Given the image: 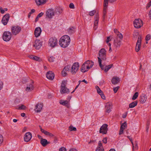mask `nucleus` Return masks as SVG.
I'll use <instances>...</instances> for the list:
<instances>
[{
  "instance_id": "11",
  "label": "nucleus",
  "mask_w": 151,
  "mask_h": 151,
  "mask_svg": "<svg viewBox=\"0 0 151 151\" xmlns=\"http://www.w3.org/2000/svg\"><path fill=\"white\" fill-rule=\"evenodd\" d=\"M43 104L41 103H38L35 106V110L37 113L41 112L42 109Z\"/></svg>"
},
{
  "instance_id": "27",
  "label": "nucleus",
  "mask_w": 151,
  "mask_h": 151,
  "mask_svg": "<svg viewBox=\"0 0 151 151\" xmlns=\"http://www.w3.org/2000/svg\"><path fill=\"white\" fill-rule=\"evenodd\" d=\"M120 81L119 78L117 77H114L111 80V82L112 84H116L117 83Z\"/></svg>"
},
{
  "instance_id": "4",
  "label": "nucleus",
  "mask_w": 151,
  "mask_h": 151,
  "mask_svg": "<svg viewBox=\"0 0 151 151\" xmlns=\"http://www.w3.org/2000/svg\"><path fill=\"white\" fill-rule=\"evenodd\" d=\"M79 68V64L78 62H75L72 65L71 69V73L73 75L75 74L77 72Z\"/></svg>"
},
{
  "instance_id": "12",
  "label": "nucleus",
  "mask_w": 151,
  "mask_h": 151,
  "mask_svg": "<svg viewBox=\"0 0 151 151\" xmlns=\"http://www.w3.org/2000/svg\"><path fill=\"white\" fill-rule=\"evenodd\" d=\"M9 14H6L3 16L1 21L4 25H6L7 24L9 19Z\"/></svg>"
},
{
  "instance_id": "53",
  "label": "nucleus",
  "mask_w": 151,
  "mask_h": 151,
  "mask_svg": "<svg viewBox=\"0 0 151 151\" xmlns=\"http://www.w3.org/2000/svg\"><path fill=\"white\" fill-rule=\"evenodd\" d=\"M102 142L106 144L107 142V138L106 137L104 138L102 140Z\"/></svg>"
},
{
  "instance_id": "16",
  "label": "nucleus",
  "mask_w": 151,
  "mask_h": 151,
  "mask_svg": "<svg viewBox=\"0 0 151 151\" xmlns=\"http://www.w3.org/2000/svg\"><path fill=\"white\" fill-rule=\"evenodd\" d=\"M141 37L140 36L138 37L137 42L136 43V45L135 47V50L137 52H138L141 46Z\"/></svg>"
},
{
  "instance_id": "57",
  "label": "nucleus",
  "mask_w": 151,
  "mask_h": 151,
  "mask_svg": "<svg viewBox=\"0 0 151 151\" xmlns=\"http://www.w3.org/2000/svg\"><path fill=\"white\" fill-rule=\"evenodd\" d=\"M43 13L42 12H41L40 13L37 15V16L38 17H39V18H40L41 17L43 14Z\"/></svg>"
},
{
  "instance_id": "23",
  "label": "nucleus",
  "mask_w": 151,
  "mask_h": 151,
  "mask_svg": "<svg viewBox=\"0 0 151 151\" xmlns=\"http://www.w3.org/2000/svg\"><path fill=\"white\" fill-rule=\"evenodd\" d=\"M140 102L142 104H143L146 101L147 97L146 95L145 94H142L140 96Z\"/></svg>"
},
{
  "instance_id": "54",
  "label": "nucleus",
  "mask_w": 151,
  "mask_h": 151,
  "mask_svg": "<svg viewBox=\"0 0 151 151\" xmlns=\"http://www.w3.org/2000/svg\"><path fill=\"white\" fill-rule=\"evenodd\" d=\"M3 83L2 81H0V91L1 90L3 87Z\"/></svg>"
},
{
  "instance_id": "38",
  "label": "nucleus",
  "mask_w": 151,
  "mask_h": 151,
  "mask_svg": "<svg viewBox=\"0 0 151 151\" xmlns=\"http://www.w3.org/2000/svg\"><path fill=\"white\" fill-rule=\"evenodd\" d=\"M127 127V123L126 122H124L122 124L120 128L123 129H124Z\"/></svg>"
},
{
  "instance_id": "34",
  "label": "nucleus",
  "mask_w": 151,
  "mask_h": 151,
  "mask_svg": "<svg viewBox=\"0 0 151 151\" xmlns=\"http://www.w3.org/2000/svg\"><path fill=\"white\" fill-rule=\"evenodd\" d=\"M60 104L66 106L68 104V101L66 100L63 101V100H61L60 101Z\"/></svg>"
},
{
  "instance_id": "15",
  "label": "nucleus",
  "mask_w": 151,
  "mask_h": 151,
  "mask_svg": "<svg viewBox=\"0 0 151 151\" xmlns=\"http://www.w3.org/2000/svg\"><path fill=\"white\" fill-rule=\"evenodd\" d=\"M32 134L29 132L26 133L24 136V139L25 142H28L30 141L32 138Z\"/></svg>"
},
{
  "instance_id": "64",
  "label": "nucleus",
  "mask_w": 151,
  "mask_h": 151,
  "mask_svg": "<svg viewBox=\"0 0 151 151\" xmlns=\"http://www.w3.org/2000/svg\"><path fill=\"white\" fill-rule=\"evenodd\" d=\"M69 151H77L76 149L75 148L70 149Z\"/></svg>"
},
{
  "instance_id": "5",
  "label": "nucleus",
  "mask_w": 151,
  "mask_h": 151,
  "mask_svg": "<svg viewBox=\"0 0 151 151\" xmlns=\"http://www.w3.org/2000/svg\"><path fill=\"white\" fill-rule=\"evenodd\" d=\"M12 34L9 31H5L4 32L3 35V39L5 41H9L11 39Z\"/></svg>"
},
{
  "instance_id": "22",
  "label": "nucleus",
  "mask_w": 151,
  "mask_h": 151,
  "mask_svg": "<svg viewBox=\"0 0 151 151\" xmlns=\"http://www.w3.org/2000/svg\"><path fill=\"white\" fill-rule=\"evenodd\" d=\"M86 65V67L87 68V70H89L91 68L93 65V63L92 61L89 60H87L85 62Z\"/></svg>"
},
{
  "instance_id": "56",
  "label": "nucleus",
  "mask_w": 151,
  "mask_h": 151,
  "mask_svg": "<svg viewBox=\"0 0 151 151\" xmlns=\"http://www.w3.org/2000/svg\"><path fill=\"white\" fill-rule=\"evenodd\" d=\"M100 95H101V98L103 99H105L106 97H105V96L104 94L103 93H101V94H100Z\"/></svg>"
},
{
  "instance_id": "39",
  "label": "nucleus",
  "mask_w": 151,
  "mask_h": 151,
  "mask_svg": "<svg viewBox=\"0 0 151 151\" xmlns=\"http://www.w3.org/2000/svg\"><path fill=\"white\" fill-rule=\"evenodd\" d=\"M70 66L69 65H67L65 66L63 68L64 70L65 71H68L70 70Z\"/></svg>"
},
{
  "instance_id": "43",
  "label": "nucleus",
  "mask_w": 151,
  "mask_h": 151,
  "mask_svg": "<svg viewBox=\"0 0 151 151\" xmlns=\"http://www.w3.org/2000/svg\"><path fill=\"white\" fill-rule=\"evenodd\" d=\"M151 37V35L149 34H148L146 37L145 40L146 41H147L149 40Z\"/></svg>"
},
{
  "instance_id": "29",
  "label": "nucleus",
  "mask_w": 151,
  "mask_h": 151,
  "mask_svg": "<svg viewBox=\"0 0 151 151\" xmlns=\"http://www.w3.org/2000/svg\"><path fill=\"white\" fill-rule=\"evenodd\" d=\"M40 143L42 146L45 147L47 145L49 144V142L45 139H43L42 138L40 140Z\"/></svg>"
},
{
  "instance_id": "50",
  "label": "nucleus",
  "mask_w": 151,
  "mask_h": 151,
  "mask_svg": "<svg viewBox=\"0 0 151 151\" xmlns=\"http://www.w3.org/2000/svg\"><path fill=\"white\" fill-rule=\"evenodd\" d=\"M124 130V129H123L122 128H120L119 133V135H120L122 134L123 133Z\"/></svg>"
},
{
  "instance_id": "45",
  "label": "nucleus",
  "mask_w": 151,
  "mask_h": 151,
  "mask_svg": "<svg viewBox=\"0 0 151 151\" xmlns=\"http://www.w3.org/2000/svg\"><path fill=\"white\" fill-rule=\"evenodd\" d=\"M150 124V122L149 121H148L147 122V124L146 126V131L147 132H148V130L149 128V125Z\"/></svg>"
},
{
  "instance_id": "55",
  "label": "nucleus",
  "mask_w": 151,
  "mask_h": 151,
  "mask_svg": "<svg viewBox=\"0 0 151 151\" xmlns=\"http://www.w3.org/2000/svg\"><path fill=\"white\" fill-rule=\"evenodd\" d=\"M134 150H134L135 149H137V148H138V146H137V143L136 142H135L134 144Z\"/></svg>"
},
{
  "instance_id": "63",
  "label": "nucleus",
  "mask_w": 151,
  "mask_h": 151,
  "mask_svg": "<svg viewBox=\"0 0 151 151\" xmlns=\"http://www.w3.org/2000/svg\"><path fill=\"white\" fill-rule=\"evenodd\" d=\"M81 82V81H79V82H78L79 83L77 86H76L75 88V89L76 90L78 88V87L79 86V85L80 84Z\"/></svg>"
},
{
  "instance_id": "42",
  "label": "nucleus",
  "mask_w": 151,
  "mask_h": 151,
  "mask_svg": "<svg viewBox=\"0 0 151 151\" xmlns=\"http://www.w3.org/2000/svg\"><path fill=\"white\" fill-rule=\"evenodd\" d=\"M26 108V106L23 105H22L21 106H19L18 108V109H19V110H21V109H25Z\"/></svg>"
},
{
  "instance_id": "44",
  "label": "nucleus",
  "mask_w": 151,
  "mask_h": 151,
  "mask_svg": "<svg viewBox=\"0 0 151 151\" xmlns=\"http://www.w3.org/2000/svg\"><path fill=\"white\" fill-rule=\"evenodd\" d=\"M69 129L70 131H76V127H74L73 126H70L69 127Z\"/></svg>"
},
{
  "instance_id": "33",
  "label": "nucleus",
  "mask_w": 151,
  "mask_h": 151,
  "mask_svg": "<svg viewBox=\"0 0 151 151\" xmlns=\"http://www.w3.org/2000/svg\"><path fill=\"white\" fill-rule=\"evenodd\" d=\"M113 66V64H111L105 66L104 69V71L106 72H107Z\"/></svg>"
},
{
  "instance_id": "40",
  "label": "nucleus",
  "mask_w": 151,
  "mask_h": 151,
  "mask_svg": "<svg viewBox=\"0 0 151 151\" xmlns=\"http://www.w3.org/2000/svg\"><path fill=\"white\" fill-rule=\"evenodd\" d=\"M96 11L95 10H93V11H91L89 13V15L90 16H93L94 14L96 13Z\"/></svg>"
},
{
  "instance_id": "59",
  "label": "nucleus",
  "mask_w": 151,
  "mask_h": 151,
  "mask_svg": "<svg viewBox=\"0 0 151 151\" xmlns=\"http://www.w3.org/2000/svg\"><path fill=\"white\" fill-rule=\"evenodd\" d=\"M0 12L1 14H4V10L1 7L0 8Z\"/></svg>"
},
{
  "instance_id": "7",
  "label": "nucleus",
  "mask_w": 151,
  "mask_h": 151,
  "mask_svg": "<svg viewBox=\"0 0 151 151\" xmlns=\"http://www.w3.org/2000/svg\"><path fill=\"white\" fill-rule=\"evenodd\" d=\"M133 24L135 28H139L143 25L142 21L139 19H136L134 20Z\"/></svg>"
},
{
  "instance_id": "51",
  "label": "nucleus",
  "mask_w": 151,
  "mask_h": 151,
  "mask_svg": "<svg viewBox=\"0 0 151 151\" xmlns=\"http://www.w3.org/2000/svg\"><path fill=\"white\" fill-rule=\"evenodd\" d=\"M66 71L64 70L63 69L62 71V75L63 76H66L67 73L66 72Z\"/></svg>"
},
{
  "instance_id": "31",
  "label": "nucleus",
  "mask_w": 151,
  "mask_h": 151,
  "mask_svg": "<svg viewBox=\"0 0 151 151\" xmlns=\"http://www.w3.org/2000/svg\"><path fill=\"white\" fill-rule=\"evenodd\" d=\"M76 28L75 27H71L68 29V32L69 34H72L74 33L76 31Z\"/></svg>"
},
{
  "instance_id": "9",
  "label": "nucleus",
  "mask_w": 151,
  "mask_h": 151,
  "mask_svg": "<svg viewBox=\"0 0 151 151\" xmlns=\"http://www.w3.org/2000/svg\"><path fill=\"white\" fill-rule=\"evenodd\" d=\"M108 125L104 124L100 127L99 130V133L103 134H106L108 130Z\"/></svg>"
},
{
  "instance_id": "32",
  "label": "nucleus",
  "mask_w": 151,
  "mask_h": 151,
  "mask_svg": "<svg viewBox=\"0 0 151 151\" xmlns=\"http://www.w3.org/2000/svg\"><path fill=\"white\" fill-rule=\"evenodd\" d=\"M29 57L30 59H32L33 60H35L36 61H40V60L39 57L33 55H29Z\"/></svg>"
},
{
  "instance_id": "14",
  "label": "nucleus",
  "mask_w": 151,
  "mask_h": 151,
  "mask_svg": "<svg viewBox=\"0 0 151 151\" xmlns=\"http://www.w3.org/2000/svg\"><path fill=\"white\" fill-rule=\"evenodd\" d=\"M113 104L112 103L110 102H108L106 104L105 109L106 112L108 113H110L111 111Z\"/></svg>"
},
{
  "instance_id": "3",
  "label": "nucleus",
  "mask_w": 151,
  "mask_h": 151,
  "mask_svg": "<svg viewBox=\"0 0 151 151\" xmlns=\"http://www.w3.org/2000/svg\"><path fill=\"white\" fill-rule=\"evenodd\" d=\"M67 82V81H63L62 82L60 90V93L62 94L65 93H68L70 92L69 89H68L65 87Z\"/></svg>"
},
{
  "instance_id": "6",
  "label": "nucleus",
  "mask_w": 151,
  "mask_h": 151,
  "mask_svg": "<svg viewBox=\"0 0 151 151\" xmlns=\"http://www.w3.org/2000/svg\"><path fill=\"white\" fill-rule=\"evenodd\" d=\"M58 41L55 37H51L49 41L48 45L50 47H54L57 45Z\"/></svg>"
},
{
  "instance_id": "52",
  "label": "nucleus",
  "mask_w": 151,
  "mask_h": 151,
  "mask_svg": "<svg viewBox=\"0 0 151 151\" xmlns=\"http://www.w3.org/2000/svg\"><path fill=\"white\" fill-rule=\"evenodd\" d=\"M59 151H67L66 148L64 147H61L59 150Z\"/></svg>"
},
{
  "instance_id": "37",
  "label": "nucleus",
  "mask_w": 151,
  "mask_h": 151,
  "mask_svg": "<svg viewBox=\"0 0 151 151\" xmlns=\"http://www.w3.org/2000/svg\"><path fill=\"white\" fill-rule=\"evenodd\" d=\"M138 92H136L134 94L132 98V100H135L138 97Z\"/></svg>"
},
{
  "instance_id": "13",
  "label": "nucleus",
  "mask_w": 151,
  "mask_h": 151,
  "mask_svg": "<svg viewBox=\"0 0 151 151\" xmlns=\"http://www.w3.org/2000/svg\"><path fill=\"white\" fill-rule=\"evenodd\" d=\"M122 44V40L118 39L117 38L114 40V47L116 48H119Z\"/></svg>"
},
{
  "instance_id": "28",
  "label": "nucleus",
  "mask_w": 151,
  "mask_h": 151,
  "mask_svg": "<svg viewBox=\"0 0 151 151\" xmlns=\"http://www.w3.org/2000/svg\"><path fill=\"white\" fill-rule=\"evenodd\" d=\"M87 69V68L86 67V64L85 63V62L82 65L81 68V71L83 73H85V72H87V71L88 70L86 69Z\"/></svg>"
},
{
  "instance_id": "58",
  "label": "nucleus",
  "mask_w": 151,
  "mask_h": 151,
  "mask_svg": "<svg viewBox=\"0 0 151 151\" xmlns=\"http://www.w3.org/2000/svg\"><path fill=\"white\" fill-rule=\"evenodd\" d=\"M129 139L131 141L132 144V145H133V150L134 149V146L133 142L132 141V138H130Z\"/></svg>"
},
{
  "instance_id": "17",
  "label": "nucleus",
  "mask_w": 151,
  "mask_h": 151,
  "mask_svg": "<svg viewBox=\"0 0 151 151\" xmlns=\"http://www.w3.org/2000/svg\"><path fill=\"white\" fill-rule=\"evenodd\" d=\"M98 22L99 15L97 13L95 15L94 17V23L93 29L95 30H96L98 27Z\"/></svg>"
},
{
  "instance_id": "36",
  "label": "nucleus",
  "mask_w": 151,
  "mask_h": 151,
  "mask_svg": "<svg viewBox=\"0 0 151 151\" xmlns=\"http://www.w3.org/2000/svg\"><path fill=\"white\" fill-rule=\"evenodd\" d=\"M95 88L97 90V92L100 95L103 93V91L100 89L99 86H96Z\"/></svg>"
},
{
  "instance_id": "60",
  "label": "nucleus",
  "mask_w": 151,
  "mask_h": 151,
  "mask_svg": "<svg viewBox=\"0 0 151 151\" xmlns=\"http://www.w3.org/2000/svg\"><path fill=\"white\" fill-rule=\"evenodd\" d=\"M151 0L150 1V2L148 3V4H147V8H149V7H150V6H151Z\"/></svg>"
},
{
  "instance_id": "46",
  "label": "nucleus",
  "mask_w": 151,
  "mask_h": 151,
  "mask_svg": "<svg viewBox=\"0 0 151 151\" xmlns=\"http://www.w3.org/2000/svg\"><path fill=\"white\" fill-rule=\"evenodd\" d=\"M104 150L103 147L99 148L97 147L96 149V151H104Z\"/></svg>"
},
{
  "instance_id": "21",
  "label": "nucleus",
  "mask_w": 151,
  "mask_h": 151,
  "mask_svg": "<svg viewBox=\"0 0 151 151\" xmlns=\"http://www.w3.org/2000/svg\"><path fill=\"white\" fill-rule=\"evenodd\" d=\"M46 77L49 80H52L54 78L55 75L52 72L49 71L46 74Z\"/></svg>"
},
{
  "instance_id": "35",
  "label": "nucleus",
  "mask_w": 151,
  "mask_h": 151,
  "mask_svg": "<svg viewBox=\"0 0 151 151\" xmlns=\"http://www.w3.org/2000/svg\"><path fill=\"white\" fill-rule=\"evenodd\" d=\"M48 60L50 62H53L55 61V58L53 56L48 57Z\"/></svg>"
},
{
  "instance_id": "41",
  "label": "nucleus",
  "mask_w": 151,
  "mask_h": 151,
  "mask_svg": "<svg viewBox=\"0 0 151 151\" xmlns=\"http://www.w3.org/2000/svg\"><path fill=\"white\" fill-rule=\"evenodd\" d=\"M116 35L118 37H119L120 39L121 40L123 38V36L122 34L120 32L117 33Z\"/></svg>"
},
{
  "instance_id": "20",
  "label": "nucleus",
  "mask_w": 151,
  "mask_h": 151,
  "mask_svg": "<svg viewBox=\"0 0 151 151\" xmlns=\"http://www.w3.org/2000/svg\"><path fill=\"white\" fill-rule=\"evenodd\" d=\"M42 32V30L40 27H36L34 31V35L36 37H37L39 36Z\"/></svg>"
},
{
  "instance_id": "30",
  "label": "nucleus",
  "mask_w": 151,
  "mask_h": 151,
  "mask_svg": "<svg viewBox=\"0 0 151 151\" xmlns=\"http://www.w3.org/2000/svg\"><path fill=\"white\" fill-rule=\"evenodd\" d=\"M137 103L138 101H136L134 102H132V103H130L129 104V108H132L134 107L137 105Z\"/></svg>"
},
{
  "instance_id": "61",
  "label": "nucleus",
  "mask_w": 151,
  "mask_h": 151,
  "mask_svg": "<svg viewBox=\"0 0 151 151\" xmlns=\"http://www.w3.org/2000/svg\"><path fill=\"white\" fill-rule=\"evenodd\" d=\"M110 41V37H107V39L106 40V42L107 43H108L109 41Z\"/></svg>"
},
{
  "instance_id": "47",
  "label": "nucleus",
  "mask_w": 151,
  "mask_h": 151,
  "mask_svg": "<svg viewBox=\"0 0 151 151\" xmlns=\"http://www.w3.org/2000/svg\"><path fill=\"white\" fill-rule=\"evenodd\" d=\"M98 145L97 147H99V148H102L103 147L102 145V144L101 143V141H99L98 142Z\"/></svg>"
},
{
  "instance_id": "8",
  "label": "nucleus",
  "mask_w": 151,
  "mask_h": 151,
  "mask_svg": "<svg viewBox=\"0 0 151 151\" xmlns=\"http://www.w3.org/2000/svg\"><path fill=\"white\" fill-rule=\"evenodd\" d=\"M21 28L18 26H14L11 28V31L13 35H16L18 34L21 31Z\"/></svg>"
},
{
  "instance_id": "24",
  "label": "nucleus",
  "mask_w": 151,
  "mask_h": 151,
  "mask_svg": "<svg viewBox=\"0 0 151 151\" xmlns=\"http://www.w3.org/2000/svg\"><path fill=\"white\" fill-rule=\"evenodd\" d=\"M41 131L43 133H44L46 135H48L50 137H53L54 136L53 134L51 133H50L44 129H42L41 127L40 126H39Z\"/></svg>"
},
{
  "instance_id": "19",
  "label": "nucleus",
  "mask_w": 151,
  "mask_h": 151,
  "mask_svg": "<svg viewBox=\"0 0 151 151\" xmlns=\"http://www.w3.org/2000/svg\"><path fill=\"white\" fill-rule=\"evenodd\" d=\"M108 0H104L103 9V18H104L106 13V10L108 5Z\"/></svg>"
},
{
  "instance_id": "10",
  "label": "nucleus",
  "mask_w": 151,
  "mask_h": 151,
  "mask_svg": "<svg viewBox=\"0 0 151 151\" xmlns=\"http://www.w3.org/2000/svg\"><path fill=\"white\" fill-rule=\"evenodd\" d=\"M46 16L48 18H51L55 15V12L52 9H48L46 12Z\"/></svg>"
},
{
  "instance_id": "26",
  "label": "nucleus",
  "mask_w": 151,
  "mask_h": 151,
  "mask_svg": "<svg viewBox=\"0 0 151 151\" xmlns=\"http://www.w3.org/2000/svg\"><path fill=\"white\" fill-rule=\"evenodd\" d=\"M47 0H35L38 6L45 4Z\"/></svg>"
},
{
  "instance_id": "25",
  "label": "nucleus",
  "mask_w": 151,
  "mask_h": 151,
  "mask_svg": "<svg viewBox=\"0 0 151 151\" xmlns=\"http://www.w3.org/2000/svg\"><path fill=\"white\" fill-rule=\"evenodd\" d=\"M34 88V86L32 84H27L26 89L27 91H30L33 90Z\"/></svg>"
},
{
  "instance_id": "18",
  "label": "nucleus",
  "mask_w": 151,
  "mask_h": 151,
  "mask_svg": "<svg viewBox=\"0 0 151 151\" xmlns=\"http://www.w3.org/2000/svg\"><path fill=\"white\" fill-rule=\"evenodd\" d=\"M33 46L36 49H39L42 46V42L40 40H35Z\"/></svg>"
},
{
  "instance_id": "1",
  "label": "nucleus",
  "mask_w": 151,
  "mask_h": 151,
  "mask_svg": "<svg viewBox=\"0 0 151 151\" xmlns=\"http://www.w3.org/2000/svg\"><path fill=\"white\" fill-rule=\"evenodd\" d=\"M70 37L67 35L62 36L59 41L60 45L62 47H67L70 43Z\"/></svg>"
},
{
  "instance_id": "48",
  "label": "nucleus",
  "mask_w": 151,
  "mask_h": 151,
  "mask_svg": "<svg viewBox=\"0 0 151 151\" xmlns=\"http://www.w3.org/2000/svg\"><path fill=\"white\" fill-rule=\"evenodd\" d=\"M119 88V86H117V87H116L114 88L113 90H114V91L115 93H116L117 92V91L118 90Z\"/></svg>"
},
{
  "instance_id": "2",
  "label": "nucleus",
  "mask_w": 151,
  "mask_h": 151,
  "mask_svg": "<svg viewBox=\"0 0 151 151\" xmlns=\"http://www.w3.org/2000/svg\"><path fill=\"white\" fill-rule=\"evenodd\" d=\"M99 57H98V62L102 70L104 68V66L101 64V60H106V51L104 48L101 49L99 51Z\"/></svg>"
},
{
  "instance_id": "62",
  "label": "nucleus",
  "mask_w": 151,
  "mask_h": 151,
  "mask_svg": "<svg viewBox=\"0 0 151 151\" xmlns=\"http://www.w3.org/2000/svg\"><path fill=\"white\" fill-rule=\"evenodd\" d=\"M109 45V51L110 52L111 51V44L110 43L108 44Z\"/></svg>"
},
{
  "instance_id": "49",
  "label": "nucleus",
  "mask_w": 151,
  "mask_h": 151,
  "mask_svg": "<svg viewBox=\"0 0 151 151\" xmlns=\"http://www.w3.org/2000/svg\"><path fill=\"white\" fill-rule=\"evenodd\" d=\"M69 6L70 9H74L75 8L74 5L73 3H70Z\"/></svg>"
}]
</instances>
